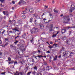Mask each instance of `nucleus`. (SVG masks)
Segmentation results:
<instances>
[{"label":"nucleus","mask_w":75,"mask_h":75,"mask_svg":"<svg viewBox=\"0 0 75 75\" xmlns=\"http://www.w3.org/2000/svg\"><path fill=\"white\" fill-rule=\"evenodd\" d=\"M31 34H34V33H37L38 32H39V29L38 28L35 27L33 28L32 30H31L30 31Z\"/></svg>","instance_id":"f257e3e1"},{"label":"nucleus","mask_w":75,"mask_h":75,"mask_svg":"<svg viewBox=\"0 0 75 75\" xmlns=\"http://www.w3.org/2000/svg\"><path fill=\"white\" fill-rule=\"evenodd\" d=\"M65 20L63 21V23H64V24L68 23L69 22V21H70L69 17V16H66L65 17Z\"/></svg>","instance_id":"f03ea898"},{"label":"nucleus","mask_w":75,"mask_h":75,"mask_svg":"<svg viewBox=\"0 0 75 75\" xmlns=\"http://www.w3.org/2000/svg\"><path fill=\"white\" fill-rule=\"evenodd\" d=\"M5 31H6V30H4L2 29H1L0 30V34H4Z\"/></svg>","instance_id":"7ed1b4c3"},{"label":"nucleus","mask_w":75,"mask_h":75,"mask_svg":"<svg viewBox=\"0 0 75 75\" xmlns=\"http://www.w3.org/2000/svg\"><path fill=\"white\" fill-rule=\"evenodd\" d=\"M33 17H35L36 18V19H40V18L39 17H38V15L37 14H33Z\"/></svg>","instance_id":"20e7f679"},{"label":"nucleus","mask_w":75,"mask_h":75,"mask_svg":"<svg viewBox=\"0 0 75 75\" xmlns=\"http://www.w3.org/2000/svg\"><path fill=\"white\" fill-rule=\"evenodd\" d=\"M21 3H22L23 4H25V2L23 0H21L18 3V4H20Z\"/></svg>","instance_id":"39448f33"},{"label":"nucleus","mask_w":75,"mask_h":75,"mask_svg":"<svg viewBox=\"0 0 75 75\" xmlns=\"http://www.w3.org/2000/svg\"><path fill=\"white\" fill-rule=\"evenodd\" d=\"M62 34L65 33L67 32V29H62L61 31Z\"/></svg>","instance_id":"423d86ee"},{"label":"nucleus","mask_w":75,"mask_h":75,"mask_svg":"<svg viewBox=\"0 0 75 75\" xmlns=\"http://www.w3.org/2000/svg\"><path fill=\"white\" fill-rule=\"evenodd\" d=\"M52 68V67L51 66H47L46 68V70H47L48 71H49L50 69H51Z\"/></svg>","instance_id":"0eeeda50"},{"label":"nucleus","mask_w":75,"mask_h":75,"mask_svg":"<svg viewBox=\"0 0 75 75\" xmlns=\"http://www.w3.org/2000/svg\"><path fill=\"white\" fill-rule=\"evenodd\" d=\"M47 13H49V16H50L51 18H53V16H52V15L50 13V12H47Z\"/></svg>","instance_id":"6e6552de"},{"label":"nucleus","mask_w":75,"mask_h":75,"mask_svg":"<svg viewBox=\"0 0 75 75\" xmlns=\"http://www.w3.org/2000/svg\"><path fill=\"white\" fill-rule=\"evenodd\" d=\"M36 57H38L39 58V59H41V58H42V57H43V56L41 55H38V56H37Z\"/></svg>","instance_id":"1a4fd4ad"},{"label":"nucleus","mask_w":75,"mask_h":75,"mask_svg":"<svg viewBox=\"0 0 75 75\" xmlns=\"http://www.w3.org/2000/svg\"><path fill=\"white\" fill-rule=\"evenodd\" d=\"M13 30H14L15 31V32H16V31H18V32H20V30H18L17 29L15 28L13 29H12Z\"/></svg>","instance_id":"9d476101"},{"label":"nucleus","mask_w":75,"mask_h":75,"mask_svg":"<svg viewBox=\"0 0 75 75\" xmlns=\"http://www.w3.org/2000/svg\"><path fill=\"white\" fill-rule=\"evenodd\" d=\"M29 11L30 13H33L34 12V9L33 8H30L29 9Z\"/></svg>","instance_id":"9b49d317"},{"label":"nucleus","mask_w":75,"mask_h":75,"mask_svg":"<svg viewBox=\"0 0 75 75\" xmlns=\"http://www.w3.org/2000/svg\"><path fill=\"white\" fill-rule=\"evenodd\" d=\"M67 54H68L67 51H65V54H64L63 55V57H65L66 55L67 56Z\"/></svg>","instance_id":"f8f14e48"},{"label":"nucleus","mask_w":75,"mask_h":75,"mask_svg":"<svg viewBox=\"0 0 75 75\" xmlns=\"http://www.w3.org/2000/svg\"><path fill=\"white\" fill-rule=\"evenodd\" d=\"M44 45H39V47H40V48H43V47H44Z\"/></svg>","instance_id":"ddd939ff"},{"label":"nucleus","mask_w":75,"mask_h":75,"mask_svg":"<svg viewBox=\"0 0 75 75\" xmlns=\"http://www.w3.org/2000/svg\"><path fill=\"white\" fill-rule=\"evenodd\" d=\"M49 31H53V27H52V26L50 27L49 28Z\"/></svg>","instance_id":"4468645a"},{"label":"nucleus","mask_w":75,"mask_h":75,"mask_svg":"<svg viewBox=\"0 0 75 75\" xmlns=\"http://www.w3.org/2000/svg\"><path fill=\"white\" fill-rule=\"evenodd\" d=\"M33 38H32V40H30V42L32 44H34V40H33Z\"/></svg>","instance_id":"2eb2a0df"},{"label":"nucleus","mask_w":75,"mask_h":75,"mask_svg":"<svg viewBox=\"0 0 75 75\" xmlns=\"http://www.w3.org/2000/svg\"><path fill=\"white\" fill-rule=\"evenodd\" d=\"M33 18L31 17L30 18L29 22L30 23H32L33 22Z\"/></svg>","instance_id":"dca6fc26"},{"label":"nucleus","mask_w":75,"mask_h":75,"mask_svg":"<svg viewBox=\"0 0 75 75\" xmlns=\"http://www.w3.org/2000/svg\"><path fill=\"white\" fill-rule=\"evenodd\" d=\"M34 23L35 24H37V23H38V21H37V20L35 19Z\"/></svg>","instance_id":"f3484780"},{"label":"nucleus","mask_w":75,"mask_h":75,"mask_svg":"<svg viewBox=\"0 0 75 75\" xmlns=\"http://www.w3.org/2000/svg\"><path fill=\"white\" fill-rule=\"evenodd\" d=\"M40 28H44V26L43 25H40Z\"/></svg>","instance_id":"a211bd4d"},{"label":"nucleus","mask_w":75,"mask_h":75,"mask_svg":"<svg viewBox=\"0 0 75 75\" xmlns=\"http://www.w3.org/2000/svg\"><path fill=\"white\" fill-rule=\"evenodd\" d=\"M49 11L48 12H50V13H51L52 11V9L51 8H49L48 9Z\"/></svg>","instance_id":"6ab92c4d"},{"label":"nucleus","mask_w":75,"mask_h":75,"mask_svg":"<svg viewBox=\"0 0 75 75\" xmlns=\"http://www.w3.org/2000/svg\"><path fill=\"white\" fill-rule=\"evenodd\" d=\"M18 46L20 48H21V47H22V45H21V44H18Z\"/></svg>","instance_id":"aec40b11"},{"label":"nucleus","mask_w":75,"mask_h":75,"mask_svg":"<svg viewBox=\"0 0 75 75\" xmlns=\"http://www.w3.org/2000/svg\"><path fill=\"white\" fill-rule=\"evenodd\" d=\"M54 45L55 47H57V46L58 45L57 44H54V45H53L52 46V48H53V47H54Z\"/></svg>","instance_id":"412c9836"},{"label":"nucleus","mask_w":75,"mask_h":75,"mask_svg":"<svg viewBox=\"0 0 75 75\" xmlns=\"http://www.w3.org/2000/svg\"><path fill=\"white\" fill-rule=\"evenodd\" d=\"M14 61L13 60L11 62H9L8 64H13V63H14Z\"/></svg>","instance_id":"4be33fe9"},{"label":"nucleus","mask_w":75,"mask_h":75,"mask_svg":"<svg viewBox=\"0 0 75 75\" xmlns=\"http://www.w3.org/2000/svg\"><path fill=\"white\" fill-rule=\"evenodd\" d=\"M27 12V11H26V10H25L24 11H23V12H22V14H26V13Z\"/></svg>","instance_id":"5701e85b"},{"label":"nucleus","mask_w":75,"mask_h":75,"mask_svg":"<svg viewBox=\"0 0 75 75\" xmlns=\"http://www.w3.org/2000/svg\"><path fill=\"white\" fill-rule=\"evenodd\" d=\"M22 18L23 19L24 18H25V15H23V16H22Z\"/></svg>","instance_id":"b1692460"},{"label":"nucleus","mask_w":75,"mask_h":75,"mask_svg":"<svg viewBox=\"0 0 75 75\" xmlns=\"http://www.w3.org/2000/svg\"><path fill=\"white\" fill-rule=\"evenodd\" d=\"M10 47L11 48H14L15 47L13 45H11Z\"/></svg>","instance_id":"393cba45"},{"label":"nucleus","mask_w":75,"mask_h":75,"mask_svg":"<svg viewBox=\"0 0 75 75\" xmlns=\"http://www.w3.org/2000/svg\"><path fill=\"white\" fill-rule=\"evenodd\" d=\"M62 40H66V37L64 36L62 38Z\"/></svg>","instance_id":"a878e982"},{"label":"nucleus","mask_w":75,"mask_h":75,"mask_svg":"<svg viewBox=\"0 0 75 75\" xmlns=\"http://www.w3.org/2000/svg\"><path fill=\"white\" fill-rule=\"evenodd\" d=\"M16 42H14V44H17V43H18V41H17L16 40H15Z\"/></svg>","instance_id":"bb28decb"},{"label":"nucleus","mask_w":75,"mask_h":75,"mask_svg":"<svg viewBox=\"0 0 75 75\" xmlns=\"http://www.w3.org/2000/svg\"><path fill=\"white\" fill-rule=\"evenodd\" d=\"M34 69H35V70H37V66H35L33 68Z\"/></svg>","instance_id":"cd10ccee"},{"label":"nucleus","mask_w":75,"mask_h":75,"mask_svg":"<svg viewBox=\"0 0 75 75\" xmlns=\"http://www.w3.org/2000/svg\"><path fill=\"white\" fill-rule=\"evenodd\" d=\"M21 22H22V21H21V20H18V23H20V24H21Z\"/></svg>","instance_id":"c85d7f7f"},{"label":"nucleus","mask_w":75,"mask_h":75,"mask_svg":"<svg viewBox=\"0 0 75 75\" xmlns=\"http://www.w3.org/2000/svg\"><path fill=\"white\" fill-rule=\"evenodd\" d=\"M3 53L2 52H0V58H1V56H2Z\"/></svg>","instance_id":"c756f323"},{"label":"nucleus","mask_w":75,"mask_h":75,"mask_svg":"<svg viewBox=\"0 0 75 75\" xmlns=\"http://www.w3.org/2000/svg\"><path fill=\"white\" fill-rule=\"evenodd\" d=\"M8 60L9 61H11V58L9 57L8 58Z\"/></svg>","instance_id":"7c9ffc66"},{"label":"nucleus","mask_w":75,"mask_h":75,"mask_svg":"<svg viewBox=\"0 0 75 75\" xmlns=\"http://www.w3.org/2000/svg\"><path fill=\"white\" fill-rule=\"evenodd\" d=\"M25 36H26V33H24L22 37H25Z\"/></svg>","instance_id":"2f4dec72"},{"label":"nucleus","mask_w":75,"mask_h":75,"mask_svg":"<svg viewBox=\"0 0 75 75\" xmlns=\"http://www.w3.org/2000/svg\"><path fill=\"white\" fill-rule=\"evenodd\" d=\"M35 73H36V72H35V71H33L32 72V74L33 75H35Z\"/></svg>","instance_id":"473e14b6"},{"label":"nucleus","mask_w":75,"mask_h":75,"mask_svg":"<svg viewBox=\"0 0 75 75\" xmlns=\"http://www.w3.org/2000/svg\"><path fill=\"white\" fill-rule=\"evenodd\" d=\"M54 12H55V13H58V11L57 10H55V9L54 10Z\"/></svg>","instance_id":"72a5a7b5"},{"label":"nucleus","mask_w":75,"mask_h":75,"mask_svg":"<svg viewBox=\"0 0 75 75\" xmlns=\"http://www.w3.org/2000/svg\"><path fill=\"white\" fill-rule=\"evenodd\" d=\"M57 36V34H55V35H53L52 37H56Z\"/></svg>","instance_id":"f704fd0d"},{"label":"nucleus","mask_w":75,"mask_h":75,"mask_svg":"<svg viewBox=\"0 0 75 75\" xmlns=\"http://www.w3.org/2000/svg\"><path fill=\"white\" fill-rule=\"evenodd\" d=\"M48 47L50 48V49H51L52 48V46H51V45H49Z\"/></svg>","instance_id":"c9c22d12"},{"label":"nucleus","mask_w":75,"mask_h":75,"mask_svg":"<svg viewBox=\"0 0 75 75\" xmlns=\"http://www.w3.org/2000/svg\"><path fill=\"white\" fill-rule=\"evenodd\" d=\"M14 64H17V61H15V62H14Z\"/></svg>","instance_id":"e433bc0d"},{"label":"nucleus","mask_w":75,"mask_h":75,"mask_svg":"<svg viewBox=\"0 0 75 75\" xmlns=\"http://www.w3.org/2000/svg\"><path fill=\"white\" fill-rule=\"evenodd\" d=\"M25 51V50L22 49L21 50V51H22V52H23Z\"/></svg>","instance_id":"4c0bfd02"},{"label":"nucleus","mask_w":75,"mask_h":75,"mask_svg":"<svg viewBox=\"0 0 75 75\" xmlns=\"http://www.w3.org/2000/svg\"><path fill=\"white\" fill-rule=\"evenodd\" d=\"M32 62H35V61H34V60L33 58H32Z\"/></svg>","instance_id":"58836bf2"},{"label":"nucleus","mask_w":75,"mask_h":75,"mask_svg":"<svg viewBox=\"0 0 75 75\" xmlns=\"http://www.w3.org/2000/svg\"><path fill=\"white\" fill-rule=\"evenodd\" d=\"M12 4H15V1H12Z\"/></svg>","instance_id":"ea45409f"},{"label":"nucleus","mask_w":75,"mask_h":75,"mask_svg":"<svg viewBox=\"0 0 75 75\" xmlns=\"http://www.w3.org/2000/svg\"><path fill=\"white\" fill-rule=\"evenodd\" d=\"M5 73H6V72L1 73V74L2 75H4V74H5Z\"/></svg>","instance_id":"a19ab883"},{"label":"nucleus","mask_w":75,"mask_h":75,"mask_svg":"<svg viewBox=\"0 0 75 75\" xmlns=\"http://www.w3.org/2000/svg\"><path fill=\"white\" fill-rule=\"evenodd\" d=\"M3 12L4 15H6V11H3Z\"/></svg>","instance_id":"79ce46f5"},{"label":"nucleus","mask_w":75,"mask_h":75,"mask_svg":"<svg viewBox=\"0 0 75 75\" xmlns=\"http://www.w3.org/2000/svg\"><path fill=\"white\" fill-rule=\"evenodd\" d=\"M52 18H51V20H49L48 21V22H47V23H50V21H52Z\"/></svg>","instance_id":"37998d69"},{"label":"nucleus","mask_w":75,"mask_h":75,"mask_svg":"<svg viewBox=\"0 0 75 75\" xmlns=\"http://www.w3.org/2000/svg\"><path fill=\"white\" fill-rule=\"evenodd\" d=\"M67 28H68V29H69V28H72V27H70L69 26H68L67 27Z\"/></svg>","instance_id":"c03bdc74"},{"label":"nucleus","mask_w":75,"mask_h":75,"mask_svg":"<svg viewBox=\"0 0 75 75\" xmlns=\"http://www.w3.org/2000/svg\"><path fill=\"white\" fill-rule=\"evenodd\" d=\"M5 40L6 41H8V38H5Z\"/></svg>","instance_id":"a18cd8bd"},{"label":"nucleus","mask_w":75,"mask_h":75,"mask_svg":"<svg viewBox=\"0 0 75 75\" xmlns=\"http://www.w3.org/2000/svg\"><path fill=\"white\" fill-rule=\"evenodd\" d=\"M1 1L2 3H3L4 2V0H0Z\"/></svg>","instance_id":"49530a36"},{"label":"nucleus","mask_w":75,"mask_h":75,"mask_svg":"<svg viewBox=\"0 0 75 75\" xmlns=\"http://www.w3.org/2000/svg\"><path fill=\"white\" fill-rule=\"evenodd\" d=\"M5 14H8V11H5Z\"/></svg>","instance_id":"de8ad7c7"},{"label":"nucleus","mask_w":75,"mask_h":75,"mask_svg":"<svg viewBox=\"0 0 75 75\" xmlns=\"http://www.w3.org/2000/svg\"><path fill=\"white\" fill-rule=\"evenodd\" d=\"M66 43L68 45H69V42L68 41H67Z\"/></svg>","instance_id":"09e8293b"},{"label":"nucleus","mask_w":75,"mask_h":75,"mask_svg":"<svg viewBox=\"0 0 75 75\" xmlns=\"http://www.w3.org/2000/svg\"><path fill=\"white\" fill-rule=\"evenodd\" d=\"M45 7H46L45 8L46 9V8H48V6H45Z\"/></svg>","instance_id":"8fccbe9b"},{"label":"nucleus","mask_w":75,"mask_h":75,"mask_svg":"<svg viewBox=\"0 0 75 75\" xmlns=\"http://www.w3.org/2000/svg\"><path fill=\"white\" fill-rule=\"evenodd\" d=\"M40 0H36V2H40Z\"/></svg>","instance_id":"3c124183"},{"label":"nucleus","mask_w":75,"mask_h":75,"mask_svg":"<svg viewBox=\"0 0 75 75\" xmlns=\"http://www.w3.org/2000/svg\"><path fill=\"white\" fill-rule=\"evenodd\" d=\"M19 37V36L18 35L15 38V39H16L17 38H18V37Z\"/></svg>","instance_id":"603ef678"},{"label":"nucleus","mask_w":75,"mask_h":75,"mask_svg":"<svg viewBox=\"0 0 75 75\" xmlns=\"http://www.w3.org/2000/svg\"><path fill=\"white\" fill-rule=\"evenodd\" d=\"M53 60L54 61H56V60H57V59L55 58H54Z\"/></svg>","instance_id":"864d4df0"},{"label":"nucleus","mask_w":75,"mask_h":75,"mask_svg":"<svg viewBox=\"0 0 75 75\" xmlns=\"http://www.w3.org/2000/svg\"><path fill=\"white\" fill-rule=\"evenodd\" d=\"M46 52H47V53H50V51H47Z\"/></svg>","instance_id":"5fc2aeb1"},{"label":"nucleus","mask_w":75,"mask_h":75,"mask_svg":"<svg viewBox=\"0 0 75 75\" xmlns=\"http://www.w3.org/2000/svg\"><path fill=\"white\" fill-rule=\"evenodd\" d=\"M74 69H75V67H73L71 69V70H74Z\"/></svg>","instance_id":"6e6d98bb"},{"label":"nucleus","mask_w":75,"mask_h":75,"mask_svg":"<svg viewBox=\"0 0 75 75\" xmlns=\"http://www.w3.org/2000/svg\"><path fill=\"white\" fill-rule=\"evenodd\" d=\"M73 54H75V50L73 51Z\"/></svg>","instance_id":"4d7b16f0"},{"label":"nucleus","mask_w":75,"mask_h":75,"mask_svg":"<svg viewBox=\"0 0 75 75\" xmlns=\"http://www.w3.org/2000/svg\"><path fill=\"white\" fill-rule=\"evenodd\" d=\"M69 56H69V57H70V58H71V57H72V55H71V54H69Z\"/></svg>","instance_id":"13d9d810"},{"label":"nucleus","mask_w":75,"mask_h":75,"mask_svg":"<svg viewBox=\"0 0 75 75\" xmlns=\"http://www.w3.org/2000/svg\"><path fill=\"white\" fill-rule=\"evenodd\" d=\"M75 28V25L74 26H73L72 27V28Z\"/></svg>","instance_id":"bf43d9fd"},{"label":"nucleus","mask_w":75,"mask_h":75,"mask_svg":"<svg viewBox=\"0 0 75 75\" xmlns=\"http://www.w3.org/2000/svg\"><path fill=\"white\" fill-rule=\"evenodd\" d=\"M64 16V15L63 14H62V15H61V16H60V17H62Z\"/></svg>","instance_id":"052dcab7"},{"label":"nucleus","mask_w":75,"mask_h":75,"mask_svg":"<svg viewBox=\"0 0 75 75\" xmlns=\"http://www.w3.org/2000/svg\"><path fill=\"white\" fill-rule=\"evenodd\" d=\"M43 20H44V21H45V20H47V19H45V18H44L43 19Z\"/></svg>","instance_id":"680f3d73"},{"label":"nucleus","mask_w":75,"mask_h":75,"mask_svg":"<svg viewBox=\"0 0 75 75\" xmlns=\"http://www.w3.org/2000/svg\"><path fill=\"white\" fill-rule=\"evenodd\" d=\"M2 43V41H1V40H0V44H1Z\"/></svg>","instance_id":"e2e57ef3"},{"label":"nucleus","mask_w":75,"mask_h":75,"mask_svg":"<svg viewBox=\"0 0 75 75\" xmlns=\"http://www.w3.org/2000/svg\"><path fill=\"white\" fill-rule=\"evenodd\" d=\"M58 58H61V55H60L59 57Z\"/></svg>","instance_id":"0e129e2a"},{"label":"nucleus","mask_w":75,"mask_h":75,"mask_svg":"<svg viewBox=\"0 0 75 75\" xmlns=\"http://www.w3.org/2000/svg\"><path fill=\"white\" fill-rule=\"evenodd\" d=\"M20 74L21 75H23V72H21V73H20Z\"/></svg>","instance_id":"69168bd1"},{"label":"nucleus","mask_w":75,"mask_h":75,"mask_svg":"<svg viewBox=\"0 0 75 75\" xmlns=\"http://www.w3.org/2000/svg\"><path fill=\"white\" fill-rule=\"evenodd\" d=\"M44 65H47V62H45L44 63Z\"/></svg>","instance_id":"338daca9"},{"label":"nucleus","mask_w":75,"mask_h":75,"mask_svg":"<svg viewBox=\"0 0 75 75\" xmlns=\"http://www.w3.org/2000/svg\"><path fill=\"white\" fill-rule=\"evenodd\" d=\"M50 44H52V42H50Z\"/></svg>","instance_id":"774afa93"}]
</instances>
